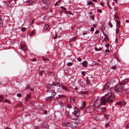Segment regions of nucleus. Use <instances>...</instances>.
I'll return each instance as SVG.
<instances>
[{
    "label": "nucleus",
    "mask_w": 129,
    "mask_h": 129,
    "mask_svg": "<svg viewBox=\"0 0 129 129\" xmlns=\"http://www.w3.org/2000/svg\"><path fill=\"white\" fill-rule=\"evenodd\" d=\"M99 97L97 96L95 99L94 105H91L86 109V110H89L88 113H91L93 112L96 109L97 107H99L102 105H105L106 103L108 102L109 104L112 103L115 99V95L112 93H108L105 95L101 97L99 100Z\"/></svg>",
    "instance_id": "f257e3e1"
},
{
    "label": "nucleus",
    "mask_w": 129,
    "mask_h": 129,
    "mask_svg": "<svg viewBox=\"0 0 129 129\" xmlns=\"http://www.w3.org/2000/svg\"><path fill=\"white\" fill-rule=\"evenodd\" d=\"M110 90L111 91H112V92H120L123 90L122 87L121 85H116V86L113 88H111Z\"/></svg>",
    "instance_id": "f03ea898"
},
{
    "label": "nucleus",
    "mask_w": 129,
    "mask_h": 129,
    "mask_svg": "<svg viewBox=\"0 0 129 129\" xmlns=\"http://www.w3.org/2000/svg\"><path fill=\"white\" fill-rule=\"evenodd\" d=\"M96 112L99 113L100 114L106 111V108L104 107L101 108L97 107L96 109Z\"/></svg>",
    "instance_id": "7ed1b4c3"
},
{
    "label": "nucleus",
    "mask_w": 129,
    "mask_h": 129,
    "mask_svg": "<svg viewBox=\"0 0 129 129\" xmlns=\"http://www.w3.org/2000/svg\"><path fill=\"white\" fill-rule=\"evenodd\" d=\"M15 2L14 0L9 1L7 3L6 6L7 8H12L15 5L14 4Z\"/></svg>",
    "instance_id": "20e7f679"
},
{
    "label": "nucleus",
    "mask_w": 129,
    "mask_h": 129,
    "mask_svg": "<svg viewBox=\"0 0 129 129\" xmlns=\"http://www.w3.org/2000/svg\"><path fill=\"white\" fill-rule=\"evenodd\" d=\"M72 113L76 117L75 119H77L78 118V116L80 115L79 110H78V111H75L74 112H72Z\"/></svg>",
    "instance_id": "39448f33"
},
{
    "label": "nucleus",
    "mask_w": 129,
    "mask_h": 129,
    "mask_svg": "<svg viewBox=\"0 0 129 129\" xmlns=\"http://www.w3.org/2000/svg\"><path fill=\"white\" fill-rule=\"evenodd\" d=\"M48 92L51 93V95L53 96H54L56 94V92H55L54 90L53 89H49L48 90Z\"/></svg>",
    "instance_id": "423d86ee"
},
{
    "label": "nucleus",
    "mask_w": 129,
    "mask_h": 129,
    "mask_svg": "<svg viewBox=\"0 0 129 129\" xmlns=\"http://www.w3.org/2000/svg\"><path fill=\"white\" fill-rule=\"evenodd\" d=\"M36 0H28L25 1V2L26 3H29V5H31L33 4V3L36 2Z\"/></svg>",
    "instance_id": "0eeeda50"
},
{
    "label": "nucleus",
    "mask_w": 129,
    "mask_h": 129,
    "mask_svg": "<svg viewBox=\"0 0 129 129\" xmlns=\"http://www.w3.org/2000/svg\"><path fill=\"white\" fill-rule=\"evenodd\" d=\"M61 86L62 88L64 90L67 91H70V89L68 87L62 85H61Z\"/></svg>",
    "instance_id": "6e6552de"
},
{
    "label": "nucleus",
    "mask_w": 129,
    "mask_h": 129,
    "mask_svg": "<svg viewBox=\"0 0 129 129\" xmlns=\"http://www.w3.org/2000/svg\"><path fill=\"white\" fill-rule=\"evenodd\" d=\"M54 96L51 95V96L49 97H48L46 98L45 100L47 101H49L51 100L53 98Z\"/></svg>",
    "instance_id": "1a4fd4ad"
},
{
    "label": "nucleus",
    "mask_w": 129,
    "mask_h": 129,
    "mask_svg": "<svg viewBox=\"0 0 129 129\" xmlns=\"http://www.w3.org/2000/svg\"><path fill=\"white\" fill-rule=\"evenodd\" d=\"M49 126L47 124H43L42 126V127L44 129H48Z\"/></svg>",
    "instance_id": "9d476101"
},
{
    "label": "nucleus",
    "mask_w": 129,
    "mask_h": 129,
    "mask_svg": "<svg viewBox=\"0 0 129 129\" xmlns=\"http://www.w3.org/2000/svg\"><path fill=\"white\" fill-rule=\"evenodd\" d=\"M63 125L64 126H70L71 124L70 122H65L62 123Z\"/></svg>",
    "instance_id": "9b49d317"
},
{
    "label": "nucleus",
    "mask_w": 129,
    "mask_h": 129,
    "mask_svg": "<svg viewBox=\"0 0 129 129\" xmlns=\"http://www.w3.org/2000/svg\"><path fill=\"white\" fill-rule=\"evenodd\" d=\"M115 21L116 22V26L118 28H119L120 26V22L119 21L116 20Z\"/></svg>",
    "instance_id": "f8f14e48"
},
{
    "label": "nucleus",
    "mask_w": 129,
    "mask_h": 129,
    "mask_svg": "<svg viewBox=\"0 0 129 129\" xmlns=\"http://www.w3.org/2000/svg\"><path fill=\"white\" fill-rule=\"evenodd\" d=\"M87 62L86 61H84L82 62V65L83 67H86L87 66Z\"/></svg>",
    "instance_id": "ddd939ff"
},
{
    "label": "nucleus",
    "mask_w": 129,
    "mask_h": 129,
    "mask_svg": "<svg viewBox=\"0 0 129 129\" xmlns=\"http://www.w3.org/2000/svg\"><path fill=\"white\" fill-rule=\"evenodd\" d=\"M53 84L55 86H57L60 87V84L57 82L55 81V82H52Z\"/></svg>",
    "instance_id": "4468645a"
},
{
    "label": "nucleus",
    "mask_w": 129,
    "mask_h": 129,
    "mask_svg": "<svg viewBox=\"0 0 129 129\" xmlns=\"http://www.w3.org/2000/svg\"><path fill=\"white\" fill-rule=\"evenodd\" d=\"M21 48L24 51L26 49L25 45L23 44H21Z\"/></svg>",
    "instance_id": "2eb2a0df"
},
{
    "label": "nucleus",
    "mask_w": 129,
    "mask_h": 129,
    "mask_svg": "<svg viewBox=\"0 0 129 129\" xmlns=\"http://www.w3.org/2000/svg\"><path fill=\"white\" fill-rule=\"evenodd\" d=\"M65 115L67 116L68 118H70V117L69 115V112L67 111H66L65 112Z\"/></svg>",
    "instance_id": "dca6fc26"
},
{
    "label": "nucleus",
    "mask_w": 129,
    "mask_h": 129,
    "mask_svg": "<svg viewBox=\"0 0 129 129\" xmlns=\"http://www.w3.org/2000/svg\"><path fill=\"white\" fill-rule=\"evenodd\" d=\"M53 84H47L46 85V86L47 87H48V88H52V87H53Z\"/></svg>",
    "instance_id": "f3484780"
},
{
    "label": "nucleus",
    "mask_w": 129,
    "mask_h": 129,
    "mask_svg": "<svg viewBox=\"0 0 129 129\" xmlns=\"http://www.w3.org/2000/svg\"><path fill=\"white\" fill-rule=\"evenodd\" d=\"M49 27V25L48 24H45L44 26V29L45 30H46Z\"/></svg>",
    "instance_id": "a211bd4d"
},
{
    "label": "nucleus",
    "mask_w": 129,
    "mask_h": 129,
    "mask_svg": "<svg viewBox=\"0 0 129 129\" xmlns=\"http://www.w3.org/2000/svg\"><path fill=\"white\" fill-rule=\"evenodd\" d=\"M80 84V86L82 87H84L85 86V83L83 82H81Z\"/></svg>",
    "instance_id": "6ab92c4d"
},
{
    "label": "nucleus",
    "mask_w": 129,
    "mask_h": 129,
    "mask_svg": "<svg viewBox=\"0 0 129 129\" xmlns=\"http://www.w3.org/2000/svg\"><path fill=\"white\" fill-rule=\"evenodd\" d=\"M116 104H117L118 105H119L120 106H121L122 105V102H116Z\"/></svg>",
    "instance_id": "aec40b11"
},
{
    "label": "nucleus",
    "mask_w": 129,
    "mask_h": 129,
    "mask_svg": "<svg viewBox=\"0 0 129 129\" xmlns=\"http://www.w3.org/2000/svg\"><path fill=\"white\" fill-rule=\"evenodd\" d=\"M87 5H92L93 4V3L92 2H91L90 1H88L87 2Z\"/></svg>",
    "instance_id": "412c9836"
},
{
    "label": "nucleus",
    "mask_w": 129,
    "mask_h": 129,
    "mask_svg": "<svg viewBox=\"0 0 129 129\" xmlns=\"http://www.w3.org/2000/svg\"><path fill=\"white\" fill-rule=\"evenodd\" d=\"M86 83L88 85H89L90 84V82L89 80L88 79H87L86 81Z\"/></svg>",
    "instance_id": "4be33fe9"
},
{
    "label": "nucleus",
    "mask_w": 129,
    "mask_h": 129,
    "mask_svg": "<svg viewBox=\"0 0 129 129\" xmlns=\"http://www.w3.org/2000/svg\"><path fill=\"white\" fill-rule=\"evenodd\" d=\"M3 97L2 95H0V102H2L3 100Z\"/></svg>",
    "instance_id": "5701e85b"
},
{
    "label": "nucleus",
    "mask_w": 129,
    "mask_h": 129,
    "mask_svg": "<svg viewBox=\"0 0 129 129\" xmlns=\"http://www.w3.org/2000/svg\"><path fill=\"white\" fill-rule=\"evenodd\" d=\"M70 100L71 102H72L73 103L75 102V100L74 98H72L71 99H70Z\"/></svg>",
    "instance_id": "b1692460"
},
{
    "label": "nucleus",
    "mask_w": 129,
    "mask_h": 129,
    "mask_svg": "<svg viewBox=\"0 0 129 129\" xmlns=\"http://www.w3.org/2000/svg\"><path fill=\"white\" fill-rule=\"evenodd\" d=\"M4 102H7V103H10V101L8 100L5 99V100L4 101Z\"/></svg>",
    "instance_id": "393cba45"
},
{
    "label": "nucleus",
    "mask_w": 129,
    "mask_h": 129,
    "mask_svg": "<svg viewBox=\"0 0 129 129\" xmlns=\"http://www.w3.org/2000/svg\"><path fill=\"white\" fill-rule=\"evenodd\" d=\"M122 105H125L126 104V102L124 100H123L122 101Z\"/></svg>",
    "instance_id": "a878e982"
},
{
    "label": "nucleus",
    "mask_w": 129,
    "mask_h": 129,
    "mask_svg": "<svg viewBox=\"0 0 129 129\" xmlns=\"http://www.w3.org/2000/svg\"><path fill=\"white\" fill-rule=\"evenodd\" d=\"M88 33L87 31H84L83 32V35H87Z\"/></svg>",
    "instance_id": "bb28decb"
},
{
    "label": "nucleus",
    "mask_w": 129,
    "mask_h": 129,
    "mask_svg": "<svg viewBox=\"0 0 129 129\" xmlns=\"http://www.w3.org/2000/svg\"><path fill=\"white\" fill-rule=\"evenodd\" d=\"M110 84V83L109 82H108L106 83V85L109 87Z\"/></svg>",
    "instance_id": "cd10ccee"
},
{
    "label": "nucleus",
    "mask_w": 129,
    "mask_h": 129,
    "mask_svg": "<svg viewBox=\"0 0 129 129\" xmlns=\"http://www.w3.org/2000/svg\"><path fill=\"white\" fill-rule=\"evenodd\" d=\"M73 64V63L71 62H68L67 63V65L68 66H70L72 65Z\"/></svg>",
    "instance_id": "c85d7f7f"
},
{
    "label": "nucleus",
    "mask_w": 129,
    "mask_h": 129,
    "mask_svg": "<svg viewBox=\"0 0 129 129\" xmlns=\"http://www.w3.org/2000/svg\"><path fill=\"white\" fill-rule=\"evenodd\" d=\"M17 96L19 97H22V95L20 93H19L17 94Z\"/></svg>",
    "instance_id": "c756f323"
},
{
    "label": "nucleus",
    "mask_w": 129,
    "mask_h": 129,
    "mask_svg": "<svg viewBox=\"0 0 129 129\" xmlns=\"http://www.w3.org/2000/svg\"><path fill=\"white\" fill-rule=\"evenodd\" d=\"M26 30V29L25 27H23L21 28V30L22 31H24Z\"/></svg>",
    "instance_id": "7c9ffc66"
},
{
    "label": "nucleus",
    "mask_w": 129,
    "mask_h": 129,
    "mask_svg": "<svg viewBox=\"0 0 129 129\" xmlns=\"http://www.w3.org/2000/svg\"><path fill=\"white\" fill-rule=\"evenodd\" d=\"M108 87L107 86H106V85L105 86L104 89H103V91L105 90H106L107 89Z\"/></svg>",
    "instance_id": "2f4dec72"
},
{
    "label": "nucleus",
    "mask_w": 129,
    "mask_h": 129,
    "mask_svg": "<svg viewBox=\"0 0 129 129\" xmlns=\"http://www.w3.org/2000/svg\"><path fill=\"white\" fill-rule=\"evenodd\" d=\"M31 96L30 95H26V99H27V100H28L30 98Z\"/></svg>",
    "instance_id": "473e14b6"
},
{
    "label": "nucleus",
    "mask_w": 129,
    "mask_h": 129,
    "mask_svg": "<svg viewBox=\"0 0 129 129\" xmlns=\"http://www.w3.org/2000/svg\"><path fill=\"white\" fill-rule=\"evenodd\" d=\"M65 13H68L69 14H71V12L70 11H65Z\"/></svg>",
    "instance_id": "72a5a7b5"
},
{
    "label": "nucleus",
    "mask_w": 129,
    "mask_h": 129,
    "mask_svg": "<svg viewBox=\"0 0 129 129\" xmlns=\"http://www.w3.org/2000/svg\"><path fill=\"white\" fill-rule=\"evenodd\" d=\"M118 17L117 15L115 14L114 16V19H118Z\"/></svg>",
    "instance_id": "f704fd0d"
},
{
    "label": "nucleus",
    "mask_w": 129,
    "mask_h": 129,
    "mask_svg": "<svg viewBox=\"0 0 129 129\" xmlns=\"http://www.w3.org/2000/svg\"><path fill=\"white\" fill-rule=\"evenodd\" d=\"M62 91V89L60 88H59L57 91V92H60Z\"/></svg>",
    "instance_id": "c9c22d12"
},
{
    "label": "nucleus",
    "mask_w": 129,
    "mask_h": 129,
    "mask_svg": "<svg viewBox=\"0 0 129 129\" xmlns=\"http://www.w3.org/2000/svg\"><path fill=\"white\" fill-rule=\"evenodd\" d=\"M85 102H84L82 104V105L81 107H84L85 106Z\"/></svg>",
    "instance_id": "e433bc0d"
},
{
    "label": "nucleus",
    "mask_w": 129,
    "mask_h": 129,
    "mask_svg": "<svg viewBox=\"0 0 129 129\" xmlns=\"http://www.w3.org/2000/svg\"><path fill=\"white\" fill-rule=\"evenodd\" d=\"M97 11L98 12L100 13H101L102 12V10L100 9H98L97 10Z\"/></svg>",
    "instance_id": "4c0bfd02"
},
{
    "label": "nucleus",
    "mask_w": 129,
    "mask_h": 129,
    "mask_svg": "<svg viewBox=\"0 0 129 129\" xmlns=\"http://www.w3.org/2000/svg\"><path fill=\"white\" fill-rule=\"evenodd\" d=\"M60 8L62 9L64 11H65L66 9V8H64L63 6H61Z\"/></svg>",
    "instance_id": "58836bf2"
},
{
    "label": "nucleus",
    "mask_w": 129,
    "mask_h": 129,
    "mask_svg": "<svg viewBox=\"0 0 129 129\" xmlns=\"http://www.w3.org/2000/svg\"><path fill=\"white\" fill-rule=\"evenodd\" d=\"M57 34H55V36L54 37H53V39H56L57 38Z\"/></svg>",
    "instance_id": "ea45409f"
},
{
    "label": "nucleus",
    "mask_w": 129,
    "mask_h": 129,
    "mask_svg": "<svg viewBox=\"0 0 129 129\" xmlns=\"http://www.w3.org/2000/svg\"><path fill=\"white\" fill-rule=\"evenodd\" d=\"M110 46V44L108 43H107L106 44L105 46L106 47H108Z\"/></svg>",
    "instance_id": "a19ab883"
},
{
    "label": "nucleus",
    "mask_w": 129,
    "mask_h": 129,
    "mask_svg": "<svg viewBox=\"0 0 129 129\" xmlns=\"http://www.w3.org/2000/svg\"><path fill=\"white\" fill-rule=\"evenodd\" d=\"M42 73H43L41 71H39V75H40L41 76H42Z\"/></svg>",
    "instance_id": "79ce46f5"
},
{
    "label": "nucleus",
    "mask_w": 129,
    "mask_h": 129,
    "mask_svg": "<svg viewBox=\"0 0 129 129\" xmlns=\"http://www.w3.org/2000/svg\"><path fill=\"white\" fill-rule=\"evenodd\" d=\"M128 80H129V78H126V79H125V80H124L122 81L123 82H125L126 81H127Z\"/></svg>",
    "instance_id": "37998d69"
},
{
    "label": "nucleus",
    "mask_w": 129,
    "mask_h": 129,
    "mask_svg": "<svg viewBox=\"0 0 129 129\" xmlns=\"http://www.w3.org/2000/svg\"><path fill=\"white\" fill-rule=\"evenodd\" d=\"M94 49H95V50L96 51H100V50H99V49H98V48L96 47H95Z\"/></svg>",
    "instance_id": "c03bdc74"
},
{
    "label": "nucleus",
    "mask_w": 129,
    "mask_h": 129,
    "mask_svg": "<svg viewBox=\"0 0 129 129\" xmlns=\"http://www.w3.org/2000/svg\"><path fill=\"white\" fill-rule=\"evenodd\" d=\"M77 60L79 61H81L82 59L81 58L79 57L77 59Z\"/></svg>",
    "instance_id": "a18cd8bd"
},
{
    "label": "nucleus",
    "mask_w": 129,
    "mask_h": 129,
    "mask_svg": "<svg viewBox=\"0 0 129 129\" xmlns=\"http://www.w3.org/2000/svg\"><path fill=\"white\" fill-rule=\"evenodd\" d=\"M116 67L115 66H113L112 68V69L114 70H115V69H116Z\"/></svg>",
    "instance_id": "49530a36"
},
{
    "label": "nucleus",
    "mask_w": 129,
    "mask_h": 129,
    "mask_svg": "<svg viewBox=\"0 0 129 129\" xmlns=\"http://www.w3.org/2000/svg\"><path fill=\"white\" fill-rule=\"evenodd\" d=\"M128 88L126 89L125 90V92H126V93H127V94H128Z\"/></svg>",
    "instance_id": "de8ad7c7"
},
{
    "label": "nucleus",
    "mask_w": 129,
    "mask_h": 129,
    "mask_svg": "<svg viewBox=\"0 0 129 129\" xmlns=\"http://www.w3.org/2000/svg\"><path fill=\"white\" fill-rule=\"evenodd\" d=\"M109 25L111 27H112V25L111 23H109Z\"/></svg>",
    "instance_id": "09e8293b"
},
{
    "label": "nucleus",
    "mask_w": 129,
    "mask_h": 129,
    "mask_svg": "<svg viewBox=\"0 0 129 129\" xmlns=\"http://www.w3.org/2000/svg\"><path fill=\"white\" fill-rule=\"evenodd\" d=\"M74 110L75 111H78V110H79L76 107H74Z\"/></svg>",
    "instance_id": "8fccbe9b"
},
{
    "label": "nucleus",
    "mask_w": 129,
    "mask_h": 129,
    "mask_svg": "<svg viewBox=\"0 0 129 129\" xmlns=\"http://www.w3.org/2000/svg\"><path fill=\"white\" fill-rule=\"evenodd\" d=\"M58 96L59 97H64L65 96L64 95H58Z\"/></svg>",
    "instance_id": "3c124183"
},
{
    "label": "nucleus",
    "mask_w": 129,
    "mask_h": 129,
    "mask_svg": "<svg viewBox=\"0 0 129 129\" xmlns=\"http://www.w3.org/2000/svg\"><path fill=\"white\" fill-rule=\"evenodd\" d=\"M34 34V31H33L32 32V33L30 35V36H33Z\"/></svg>",
    "instance_id": "603ef678"
},
{
    "label": "nucleus",
    "mask_w": 129,
    "mask_h": 129,
    "mask_svg": "<svg viewBox=\"0 0 129 129\" xmlns=\"http://www.w3.org/2000/svg\"><path fill=\"white\" fill-rule=\"evenodd\" d=\"M99 31L98 30H96L95 32V33L96 34H98L99 33Z\"/></svg>",
    "instance_id": "864d4df0"
},
{
    "label": "nucleus",
    "mask_w": 129,
    "mask_h": 129,
    "mask_svg": "<svg viewBox=\"0 0 129 129\" xmlns=\"http://www.w3.org/2000/svg\"><path fill=\"white\" fill-rule=\"evenodd\" d=\"M94 29L93 27H91V31H94Z\"/></svg>",
    "instance_id": "5fc2aeb1"
},
{
    "label": "nucleus",
    "mask_w": 129,
    "mask_h": 129,
    "mask_svg": "<svg viewBox=\"0 0 129 129\" xmlns=\"http://www.w3.org/2000/svg\"><path fill=\"white\" fill-rule=\"evenodd\" d=\"M28 89H30L31 91H33L34 90L33 88H31L30 87L29 88H28Z\"/></svg>",
    "instance_id": "6e6d98bb"
},
{
    "label": "nucleus",
    "mask_w": 129,
    "mask_h": 129,
    "mask_svg": "<svg viewBox=\"0 0 129 129\" xmlns=\"http://www.w3.org/2000/svg\"><path fill=\"white\" fill-rule=\"evenodd\" d=\"M81 73H82V75H83V76H85V72H81Z\"/></svg>",
    "instance_id": "4d7b16f0"
},
{
    "label": "nucleus",
    "mask_w": 129,
    "mask_h": 129,
    "mask_svg": "<svg viewBox=\"0 0 129 129\" xmlns=\"http://www.w3.org/2000/svg\"><path fill=\"white\" fill-rule=\"evenodd\" d=\"M90 91L91 93H93L94 92V90H93L91 89V90H90Z\"/></svg>",
    "instance_id": "13d9d810"
},
{
    "label": "nucleus",
    "mask_w": 129,
    "mask_h": 129,
    "mask_svg": "<svg viewBox=\"0 0 129 129\" xmlns=\"http://www.w3.org/2000/svg\"><path fill=\"white\" fill-rule=\"evenodd\" d=\"M47 111H45L44 112V114H46L47 113Z\"/></svg>",
    "instance_id": "bf43d9fd"
},
{
    "label": "nucleus",
    "mask_w": 129,
    "mask_h": 129,
    "mask_svg": "<svg viewBox=\"0 0 129 129\" xmlns=\"http://www.w3.org/2000/svg\"><path fill=\"white\" fill-rule=\"evenodd\" d=\"M36 60V58H34L33 59L31 60V61H35Z\"/></svg>",
    "instance_id": "052dcab7"
},
{
    "label": "nucleus",
    "mask_w": 129,
    "mask_h": 129,
    "mask_svg": "<svg viewBox=\"0 0 129 129\" xmlns=\"http://www.w3.org/2000/svg\"><path fill=\"white\" fill-rule=\"evenodd\" d=\"M119 30L117 28H116V33L118 34V31Z\"/></svg>",
    "instance_id": "680f3d73"
},
{
    "label": "nucleus",
    "mask_w": 129,
    "mask_h": 129,
    "mask_svg": "<svg viewBox=\"0 0 129 129\" xmlns=\"http://www.w3.org/2000/svg\"><path fill=\"white\" fill-rule=\"evenodd\" d=\"M100 4L102 6H104L103 4V3H102L101 2L100 3Z\"/></svg>",
    "instance_id": "e2e57ef3"
},
{
    "label": "nucleus",
    "mask_w": 129,
    "mask_h": 129,
    "mask_svg": "<svg viewBox=\"0 0 129 129\" xmlns=\"http://www.w3.org/2000/svg\"><path fill=\"white\" fill-rule=\"evenodd\" d=\"M126 127L127 128H129V123L127 124Z\"/></svg>",
    "instance_id": "0e129e2a"
},
{
    "label": "nucleus",
    "mask_w": 129,
    "mask_h": 129,
    "mask_svg": "<svg viewBox=\"0 0 129 129\" xmlns=\"http://www.w3.org/2000/svg\"><path fill=\"white\" fill-rule=\"evenodd\" d=\"M121 83V85H123L124 84H127V83Z\"/></svg>",
    "instance_id": "69168bd1"
},
{
    "label": "nucleus",
    "mask_w": 129,
    "mask_h": 129,
    "mask_svg": "<svg viewBox=\"0 0 129 129\" xmlns=\"http://www.w3.org/2000/svg\"><path fill=\"white\" fill-rule=\"evenodd\" d=\"M92 26L94 27L95 28L96 27V24H93V25Z\"/></svg>",
    "instance_id": "338daca9"
},
{
    "label": "nucleus",
    "mask_w": 129,
    "mask_h": 129,
    "mask_svg": "<svg viewBox=\"0 0 129 129\" xmlns=\"http://www.w3.org/2000/svg\"><path fill=\"white\" fill-rule=\"evenodd\" d=\"M45 69L44 70V71H47L48 70V69L47 68H44Z\"/></svg>",
    "instance_id": "774afa93"
}]
</instances>
